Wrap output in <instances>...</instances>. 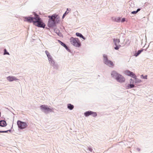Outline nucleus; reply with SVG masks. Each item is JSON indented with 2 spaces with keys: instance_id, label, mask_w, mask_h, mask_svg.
<instances>
[{
  "instance_id": "nucleus-1",
  "label": "nucleus",
  "mask_w": 153,
  "mask_h": 153,
  "mask_svg": "<svg viewBox=\"0 0 153 153\" xmlns=\"http://www.w3.org/2000/svg\"><path fill=\"white\" fill-rule=\"evenodd\" d=\"M25 19V21L28 22H33V24L38 27L44 28L45 25L39 16L36 14L34 17H26Z\"/></svg>"
},
{
  "instance_id": "nucleus-2",
  "label": "nucleus",
  "mask_w": 153,
  "mask_h": 153,
  "mask_svg": "<svg viewBox=\"0 0 153 153\" xmlns=\"http://www.w3.org/2000/svg\"><path fill=\"white\" fill-rule=\"evenodd\" d=\"M49 18L48 23L49 27H51L55 25L56 23H58L59 20V18L57 17V16L54 14L52 16H48Z\"/></svg>"
},
{
  "instance_id": "nucleus-3",
  "label": "nucleus",
  "mask_w": 153,
  "mask_h": 153,
  "mask_svg": "<svg viewBox=\"0 0 153 153\" xmlns=\"http://www.w3.org/2000/svg\"><path fill=\"white\" fill-rule=\"evenodd\" d=\"M111 75L113 77L115 76L116 79L119 82H123L125 81V78L121 75L117 73L116 71H112Z\"/></svg>"
},
{
  "instance_id": "nucleus-4",
  "label": "nucleus",
  "mask_w": 153,
  "mask_h": 153,
  "mask_svg": "<svg viewBox=\"0 0 153 153\" xmlns=\"http://www.w3.org/2000/svg\"><path fill=\"white\" fill-rule=\"evenodd\" d=\"M71 43L75 47H79L81 46L80 42L78 38L71 37L70 39Z\"/></svg>"
},
{
  "instance_id": "nucleus-5",
  "label": "nucleus",
  "mask_w": 153,
  "mask_h": 153,
  "mask_svg": "<svg viewBox=\"0 0 153 153\" xmlns=\"http://www.w3.org/2000/svg\"><path fill=\"white\" fill-rule=\"evenodd\" d=\"M103 57V62L105 64L110 67H113L114 66L113 62L111 61L108 60L107 56L104 55Z\"/></svg>"
},
{
  "instance_id": "nucleus-6",
  "label": "nucleus",
  "mask_w": 153,
  "mask_h": 153,
  "mask_svg": "<svg viewBox=\"0 0 153 153\" xmlns=\"http://www.w3.org/2000/svg\"><path fill=\"white\" fill-rule=\"evenodd\" d=\"M41 109L45 113H48L53 111V109L49 108L47 105H42L40 106Z\"/></svg>"
},
{
  "instance_id": "nucleus-7",
  "label": "nucleus",
  "mask_w": 153,
  "mask_h": 153,
  "mask_svg": "<svg viewBox=\"0 0 153 153\" xmlns=\"http://www.w3.org/2000/svg\"><path fill=\"white\" fill-rule=\"evenodd\" d=\"M17 124L19 128L22 129L25 128L27 126V124L19 120L17 121Z\"/></svg>"
},
{
  "instance_id": "nucleus-8",
  "label": "nucleus",
  "mask_w": 153,
  "mask_h": 153,
  "mask_svg": "<svg viewBox=\"0 0 153 153\" xmlns=\"http://www.w3.org/2000/svg\"><path fill=\"white\" fill-rule=\"evenodd\" d=\"M124 73L125 74L130 76L132 78L136 79V76L132 72L130 71L129 70H126L124 71Z\"/></svg>"
},
{
  "instance_id": "nucleus-9",
  "label": "nucleus",
  "mask_w": 153,
  "mask_h": 153,
  "mask_svg": "<svg viewBox=\"0 0 153 153\" xmlns=\"http://www.w3.org/2000/svg\"><path fill=\"white\" fill-rule=\"evenodd\" d=\"M7 80L10 82L13 81L14 80L18 79H16L15 77L11 76H9L7 77Z\"/></svg>"
},
{
  "instance_id": "nucleus-10",
  "label": "nucleus",
  "mask_w": 153,
  "mask_h": 153,
  "mask_svg": "<svg viewBox=\"0 0 153 153\" xmlns=\"http://www.w3.org/2000/svg\"><path fill=\"white\" fill-rule=\"evenodd\" d=\"M7 125L6 122L4 120L0 121V126L2 127L5 126Z\"/></svg>"
},
{
  "instance_id": "nucleus-11",
  "label": "nucleus",
  "mask_w": 153,
  "mask_h": 153,
  "mask_svg": "<svg viewBox=\"0 0 153 153\" xmlns=\"http://www.w3.org/2000/svg\"><path fill=\"white\" fill-rule=\"evenodd\" d=\"M48 58L50 63L52 64H53L54 63V62L52 59V56L50 55L48 56Z\"/></svg>"
},
{
  "instance_id": "nucleus-12",
  "label": "nucleus",
  "mask_w": 153,
  "mask_h": 153,
  "mask_svg": "<svg viewBox=\"0 0 153 153\" xmlns=\"http://www.w3.org/2000/svg\"><path fill=\"white\" fill-rule=\"evenodd\" d=\"M113 41L115 45H119V42H120L119 39H114Z\"/></svg>"
},
{
  "instance_id": "nucleus-13",
  "label": "nucleus",
  "mask_w": 153,
  "mask_h": 153,
  "mask_svg": "<svg viewBox=\"0 0 153 153\" xmlns=\"http://www.w3.org/2000/svg\"><path fill=\"white\" fill-rule=\"evenodd\" d=\"M59 42L62 46H64L66 49H67L68 47L66 46V45L64 44L61 41H60L59 40H58Z\"/></svg>"
},
{
  "instance_id": "nucleus-14",
  "label": "nucleus",
  "mask_w": 153,
  "mask_h": 153,
  "mask_svg": "<svg viewBox=\"0 0 153 153\" xmlns=\"http://www.w3.org/2000/svg\"><path fill=\"white\" fill-rule=\"evenodd\" d=\"M91 111H86L84 113V115L86 117H88L90 115H91Z\"/></svg>"
},
{
  "instance_id": "nucleus-15",
  "label": "nucleus",
  "mask_w": 153,
  "mask_h": 153,
  "mask_svg": "<svg viewBox=\"0 0 153 153\" xmlns=\"http://www.w3.org/2000/svg\"><path fill=\"white\" fill-rule=\"evenodd\" d=\"M76 34L77 36H79L81 38H82V39H85V37L81 33H76Z\"/></svg>"
},
{
  "instance_id": "nucleus-16",
  "label": "nucleus",
  "mask_w": 153,
  "mask_h": 153,
  "mask_svg": "<svg viewBox=\"0 0 153 153\" xmlns=\"http://www.w3.org/2000/svg\"><path fill=\"white\" fill-rule=\"evenodd\" d=\"M68 108L70 110H72L74 108V106L71 104H69L68 105Z\"/></svg>"
},
{
  "instance_id": "nucleus-17",
  "label": "nucleus",
  "mask_w": 153,
  "mask_h": 153,
  "mask_svg": "<svg viewBox=\"0 0 153 153\" xmlns=\"http://www.w3.org/2000/svg\"><path fill=\"white\" fill-rule=\"evenodd\" d=\"M143 50H139L137 53L135 54V56H137L139 54H140L143 51Z\"/></svg>"
},
{
  "instance_id": "nucleus-18",
  "label": "nucleus",
  "mask_w": 153,
  "mask_h": 153,
  "mask_svg": "<svg viewBox=\"0 0 153 153\" xmlns=\"http://www.w3.org/2000/svg\"><path fill=\"white\" fill-rule=\"evenodd\" d=\"M91 115L94 117H96L97 116V114L96 112L91 111Z\"/></svg>"
},
{
  "instance_id": "nucleus-19",
  "label": "nucleus",
  "mask_w": 153,
  "mask_h": 153,
  "mask_svg": "<svg viewBox=\"0 0 153 153\" xmlns=\"http://www.w3.org/2000/svg\"><path fill=\"white\" fill-rule=\"evenodd\" d=\"M140 10V9H138L137 11H133L131 12V13L132 14H136Z\"/></svg>"
},
{
  "instance_id": "nucleus-20",
  "label": "nucleus",
  "mask_w": 153,
  "mask_h": 153,
  "mask_svg": "<svg viewBox=\"0 0 153 153\" xmlns=\"http://www.w3.org/2000/svg\"><path fill=\"white\" fill-rule=\"evenodd\" d=\"M134 85L133 84H130L128 86V88H132L134 87Z\"/></svg>"
},
{
  "instance_id": "nucleus-21",
  "label": "nucleus",
  "mask_w": 153,
  "mask_h": 153,
  "mask_svg": "<svg viewBox=\"0 0 153 153\" xmlns=\"http://www.w3.org/2000/svg\"><path fill=\"white\" fill-rule=\"evenodd\" d=\"M116 47L114 48L116 50H118L119 48L121 46L120 45H116Z\"/></svg>"
},
{
  "instance_id": "nucleus-22",
  "label": "nucleus",
  "mask_w": 153,
  "mask_h": 153,
  "mask_svg": "<svg viewBox=\"0 0 153 153\" xmlns=\"http://www.w3.org/2000/svg\"><path fill=\"white\" fill-rule=\"evenodd\" d=\"M141 77H143V79H147V76L146 75L145 76H143V75H141Z\"/></svg>"
},
{
  "instance_id": "nucleus-23",
  "label": "nucleus",
  "mask_w": 153,
  "mask_h": 153,
  "mask_svg": "<svg viewBox=\"0 0 153 153\" xmlns=\"http://www.w3.org/2000/svg\"><path fill=\"white\" fill-rule=\"evenodd\" d=\"M4 54L9 55V53L7 51V50L6 49L4 50Z\"/></svg>"
},
{
  "instance_id": "nucleus-24",
  "label": "nucleus",
  "mask_w": 153,
  "mask_h": 153,
  "mask_svg": "<svg viewBox=\"0 0 153 153\" xmlns=\"http://www.w3.org/2000/svg\"><path fill=\"white\" fill-rule=\"evenodd\" d=\"M45 53H46V55H47V56L50 55V53H49L48 51H45Z\"/></svg>"
},
{
  "instance_id": "nucleus-25",
  "label": "nucleus",
  "mask_w": 153,
  "mask_h": 153,
  "mask_svg": "<svg viewBox=\"0 0 153 153\" xmlns=\"http://www.w3.org/2000/svg\"><path fill=\"white\" fill-rule=\"evenodd\" d=\"M125 18H123L121 20L122 22H124L125 21Z\"/></svg>"
},
{
  "instance_id": "nucleus-26",
  "label": "nucleus",
  "mask_w": 153,
  "mask_h": 153,
  "mask_svg": "<svg viewBox=\"0 0 153 153\" xmlns=\"http://www.w3.org/2000/svg\"><path fill=\"white\" fill-rule=\"evenodd\" d=\"M7 131H0V133L7 132Z\"/></svg>"
},
{
  "instance_id": "nucleus-27",
  "label": "nucleus",
  "mask_w": 153,
  "mask_h": 153,
  "mask_svg": "<svg viewBox=\"0 0 153 153\" xmlns=\"http://www.w3.org/2000/svg\"><path fill=\"white\" fill-rule=\"evenodd\" d=\"M66 15L65 14V13L63 14V16H62L63 19L65 17Z\"/></svg>"
},
{
  "instance_id": "nucleus-28",
  "label": "nucleus",
  "mask_w": 153,
  "mask_h": 153,
  "mask_svg": "<svg viewBox=\"0 0 153 153\" xmlns=\"http://www.w3.org/2000/svg\"><path fill=\"white\" fill-rule=\"evenodd\" d=\"M68 12H67V11H66L65 12V14L66 15V14H68Z\"/></svg>"
},
{
  "instance_id": "nucleus-29",
  "label": "nucleus",
  "mask_w": 153,
  "mask_h": 153,
  "mask_svg": "<svg viewBox=\"0 0 153 153\" xmlns=\"http://www.w3.org/2000/svg\"><path fill=\"white\" fill-rule=\"evenodd\" d=\"M119 19H120V18H118V20H119ZM117 22H119V20H117Z\"/></svg>"
}]
</instances>
